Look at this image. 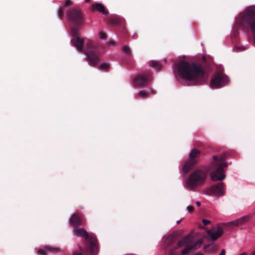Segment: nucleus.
Listing matches in <instances>:
<instances>
[{
	"mask_svg": "<svg viewBox=\"0 0 255 255\" xmlns=\"http://www.w3.org/2000/svg\"><path fill=\"white\" fill-rule=\"evenodd\" d=\"M79 29H78L77 28H72L71 32L73 38L71 39V43L79 51H82L84 39L79 36Z\"/></svg>",
	"mask_w": 255,
	"mask_h": 255,
	"instance_id": "13",
	"label": "nucleus"
},
{
	"mask_svg": "<svg viewBox=\"0 0 255 255\" xmlns=\"http://www.w3.org/2000/svg\"><path fill=\"white\" fill-rule=\"evenodd\" d=\"M75 235L78 237H85V248H79V251L74 253V255H93L97 254L98 249V240L95 235L91 234L89 235L88 233L83 228L76 227L74 229Z\"/></svg>",
	"mask_w": 255,
	"mask_h": 255,
	"instance_id": "3",
	"label": "nucleus"
},
{
	"mask_svg": "<svg viewBox=\"0 0 255 255\" xmlns=\"http://www.w3.org/2000/svg\"><path fill=\"white\" fill-rule=\"evenodd\" d=\"M155 93H156V92H155V91L154 90L151 89V90H150V94H152V95H154V94H155Z\"/></svg>",
	"mask_w": 255,
	"mask_h": 255,
	"instance_id": "31",
	"label": "nucleus"
},
{
	"mask_svg": "<svg viewBox=\"0 0 255 255\" xmlns=\"http://www.w3.org/2000/svg\"><path fill=\"white\" fill-rule=\"evenodd\" d=\"M175 71L180 77L188 80L193 85L201 84L205 80V71L200 64L181 60L176 65Z\"/></svg>",
	"mask_w": 255,
	"mask_h": 255,
	"instance_id": "1",
	"label": "nucleus"
},
{
	"mask_svg": "<svg viewBox=\"0 0 255 255\" xmlns=\"http://www.w3.org/2000/svg\"><path fill=\"white\" fill-rule=\"evenodd\" d=\"M70 222L74 228L78 227L84 223L83 217L81 214L75 213L71 216Z\"/></svg>",
	"mask_w": 255,
	"mask_h": 255,
	"instance_id": "14",
	"label": "nucleus"
},
{
	"mask_svg": "<svg viewBox=\"0 0 255 255\" xmlns=\"http://www.w3.org/2000/svg\"><path fill=\"white\" fill-rule=\"evenodd\" d=\"M201 154V151L194 148L192 149L189 153V157L190 160L187 161L183 166V171L185 174L187 173L193 166L196 165L198 163L197 160L196 159Z\"/></svg>",
	"mask_w": 255,
	"mask_h": 255,
	"instance_id": "9",
	"label": "nucleus"
},
{
	"mask_svg": "<svg viewBox=\"0 0 255 255\" xmlns=\"http://www.w3.org/2000/svg\"><path fill=\"white\" fill-rule=\"evenodd\" d=\"M196 204L198 206H200L201 205V203L199 201H197Z\"/></svg>",
	"mask_w": 255,
	"mask_h": 255,
	"instance_id": "32",
	"label": "nucleus"
},
{
	"mask_svg": "<svg viewBox=\"0 0 255 255\" xmlns=\"http://www.w3.org/2000/svg\"><path fill=\"white\" fill-rule=\"evenodd\" d=\"M150 66L156 69L160 70L162 68L161 64L157 61L152 60L150 62Z\"/></svg>",
	"mask_w": 255,
	"mask_h": 255,
	"instance_id": "20",
	"label": "nucleus"
},
{
	"mask_svg": "<svg viewBox=\"0 0 255 255\" xmlns=\"http://www.w3.org/2000/svg\"><path fill=\"white\" fill-rule=\"evenodd\" d=\"M250 219V216L247 215L240 218L235 221L230 222L229 224L230 225L238 226L244 224L247 222Z\"/></svg>",
	"mask_w": 255,
	"mask_h": 255,
	"instance_id": "17",
	"label": "nucleus"
},
{
	"mask_svg": "<svg viewBox=\"0 0 255 255\" xmlns=\"http://www.w3.org/2000/svg\"><path fill=\"white\" fill-rule=\"evenodd\" d=\"M138 96L141 99H146L148 97V93L144 91H141L138 93Z\"/></svg>",
	"mask_w": 255,
	"mask_h": 255,
	"instance_id": "23",
	"label": "nucleus"
},
{
	"mask_svg": "<svg viewBox=\"0 0 255 255\" xmlns=\"http://www.w3.org/2000/svg\"><path fill=\"white\" fill-rule=\"evenodd\" d=\"M68 16L70 21L74 24L73 28L79 29L80 26L84 23V14L79 8H74L70 10L68 12Z\"/></svg>",
	"mask_w": 255,
	"mask_h": 255,
	"instance_id": "8",
	"label": "nucleus"
},
{
	"mask_svg": "<svg viewBox=\"0 0 255 255\" xmlns=\"http://www.w3.org/2000/svg\"><path fill=\"white\" fill-rule=\"evenodd\" d=\"M209 247H210V246H208V245H207V246H205L204 247V249H205V250H206L207 248H209Z\"/></svg>",
	"mask_w": 255,
	"mask_h": 255,
	"instance_id": "33",
	"label": "nucleus"
},
{
	"mask_svg": "<svg viewBox=\"0 0 255 255\" xmlns=\"http://www.w3.org/2000/svg\"><path fill=\"white\" fill-rule=\"evenodd\" d=\"M151 74L143 72L137 75L134 79V84L138 87L147 86L151 81Z\"/></svg>",
	"mask_w": 255,
	"mask_h": 255,
	"instance_id": "11",
	"label": "nucleus"
},
{
	"mask_svg": "<svg viewBox=\"0 0 255 255\" xmlns=\"http://www.w3.org/2000/svg\"><path fill=\"white\" fill-rule=\"evenodd\" d=\"M91 0H85L86 2H89Z\"/></svg>",
	"mask_w": 255,
	"mask_h": 255,
	"instance_id": "34",
	"label": "nucleus"
},
{
	"mask_svg": "<svg viewBox=\"0 0 255 255\" xmlns=\"http://www.w3.org/2000/svg\"><path fill=\"white\" fill-rule=\"evenodd\" d=\"M72 4V2L71 0H66L64 4L62 6H64V8L66 7L71 6Z\"/></svg>",
	"mask_w": 255,
	"mask_h": 255,
	"instance_id": "25",
	"label": "nucleus"
},
{
	"mask_svg": "<svg viewBox=\"0 0 255 255\" xmlns=\"http://www.w3.org/2000/svg\"><path fill=\"white\" fill-rule=\"evenodd\" d=\"M202 223L204 225H207L210 223V221L206 219H203L202 220Z\"/></svg>",
	"mask_w": 255,
	"mask_h": 255,
	"instance_id": "28",
	"label": "nucleus"
},
{
	"mask_svg": "<svg viewBox=\"0 0 255 255\" xmlns=\"http://www.w3.org/2000/svg\"><path fill=\"white\" fill-rule=\"evenodd\" d=\"M122 18L115 15L109 17L108 22L112 26H117L121 24L123 22Z\"/></svg>",
	"mask_w": 255,
	"mask_h": 255,
	"instance_id": "18",
	"label": "nucleus"
},
{
	"mask_svg": "<svg viewBox=\"0 0 255 255\" xmlns=\"http://www.w3.org/2000/svg\"><path fill=\"white\" fill-rule=\"evenodd\" d=\"M210 169L206 166L194 170L190 175L187 182L186 187L191 191L203 185L207 178Z\"/></svg>",
	"mask_w": 255,
	"mask_h": 255,
	"instance_id": "5",
	"label": "nucleus"
},
{
	"mask_svg": "<svg viewBox=\"0 0 255 255\" xmlns=\"http://www.w3.org/2000/svg\"><path fill=\"white\" fill-rule=\"evenodd\" d=\"M202 242V240H200L192 243L189 236H187L182 240L177 241L175 236L170 235L166 238L165 245L169 254L171 255H177V250L182 247H185V248L181 252V254L185 255L191 250H195L200 247Z\"/></svg>",
	"mask_w": 255,
	"mask_h": 255,
	"instance_id": "2",
	"label": "nucleus"
},
{
	"mask_svg": "<svg viewBox=\"0 0 255 255\" xmlns=\"http://www.w3.org/2000/svg\"><path fill=\"white\" fill-rule=\"evenodd\" d=\"M223 230L221 227L218 226L217 227V231L216 233H213L210 230L207 231L209 239L212 241H215L217 240L223 234Z\"/></svg>",
	"mask_w": 255,
	"mask_h": 255,
	"instance_id": "16",
	"label": "nucleus"
},
{
	"mask_svg": "<svg viewBox=\"0 0 255 255\" xmlns=\"http://www.w3.org/2000/svg\"><path fill=\"white\" fill-rule=\"evenodd\" d=\"M236 24L238 28L247 31L250 28L254 34L255 43V5L248 6L241 12L236 19Z\"/></svg>",
	"mask_w": 255,
	"mask_h": 255,
	"instance_id": "4",
	"label": "nucleus"
},
{
	"mask_svg": "<svg viewBox=\"0 0 255 255\" xmlns=\"http://www.w3.org/2000/svg\"><path fill=\"white\" fill-rule=\"evenodd\" d=\"M226 156L222 154L220 156L214 155L213 161L211 163V169L213 170L210 173L211 179L216 181H222L226 178L224 173V168L227 166V163L225 162Z\"/></svg>",
	"mask_w": 255,
	"mask_h": 255,
	"instance_id": "6",
	"label": "nucleus"
},
{
	"mask_svg": "<svg viewBox=\"0 0 255 255\" xmlns=\"http://www.w3.org/2000/svg\"><path fill=\"white\" fill-rule=\"evenodd\" d=\"M187 209L189 212L191 213L194 210V207L192 206H188L187 207Z\"/></svg>",
	"mask_w": 255,
	"mask_h": 255,
	"instance_id": "27",
	"label": "nucleus"
},
{
	"mask_svg": "<svg viewBox=\"0 0 255 255\" xmlns=\"http://www.w3.org/2000/svg\"><path fill=\"white\" fill-rule=\"evenodd\" d=\"M123 51L128 56L131 55V50L129 47L127 45H125L122 48Z\"/></svg>",
	"mask_w": 255,
	"mask_h": 255,
	"instance_id": "22",
	"label": "nucleus"
},
{
	"mask_svg": "<svg viewBox=\"0 0 255 255\" xmlns=\"http://www.w3.org/2000/svg\"><path fill=\"white\" fill-rule=\"evenodd\" d=\"M228 77L222 73H217L214 75L211 80V86L214 88L224 86L228 82Z\"/></svg>",
	"mask_w": 255,
	"mask_h": 255,
	"instance_id": "10",
	"label": "nucleus"
},
{
	"mask_svg": "<svg viewBox=\"0 0 255 255\" xmlns=\"http://www.w3.org/2000/svg\"><path fill=\"white\" fill-rule=\"evenodd\" d=\"M64 6H61L58 10V16L60 19H62L64 16Z\"/></svg>",
	"mask_w": 255,
	"mask_h": 255,
	"instance_id": "24",
	"label": "nucleus"
},
{
	"mask_svg": "<svg viewBox=\"0 0 255 255\" xmlns=\"http://www.w3.org/2000/svg\"><path fill=\"white\" fill-rule=\"evenodd\" d=\"M114 41H109L108 43V45H109V46H111V45H113L114 44Z\"/></svg>",
	"mask_w": 255,
	"mask_h": 255,
	"instance_id": "30",
	"label": "nucleus"
},
{
	"mask_svg": "<svg viewBox=\"0 0 255 255\" xmlns=\"http://www.w3.org/2000/svg\"><path fill=\"white\" fill-rule=\"evenodd\" d=\"M224 187L225 184L223 182H219L206 189L204 193L209 196L216 195L220 196L224 194Z\"/></svg>",
	"mask_w": 255,
	"mask_h": 255,
	"instance_id": "12",
	"label": "nucleus"
},
{
	"mask_svg": "<svg viewBox=\"0 0 255 255\" xmlns=\"http://www.w3.org/2000/svg\"><path fill=\"white\" fill-rule=\"evenodd\" d=\"M100 38L102 39H105L107 37V34L103 32H101L100 33Z\"/></svg>",
	"mask_w": 255,
	"mask_h": 255,
	"instance_id": "26",
	"label": "nucleus"
},
{
	"mask_svg": "<svg viewBox=\"0 0 255 255\" xmlns=\"http://www.w3.org/2000/svg\"><path fill=\"white\" fill-rule=\"evenodd\" d=\"M86 50L85 54L89 64L91 66H95L99 61L100 44L93 40H89L86 44Z\"/></svg>",
	"mask_w": 255,
	"mask_h": 255,
	"instance_id": "7",
	"label": "nucleus"
},
{
	"mask_svg": "<svg viewBox=\"0 0 255 255\" xmlns=\"http://www.w3.org/2000/svg\"><path fill=\"white\" fill-rule=\"evenodd\" d=\"M252 255H255V251L253 252L252 253Z\"/></svg>",
	"mask_w": 255,
	"mask_h": 255,
	"instance_id": "35",
	"label": "nucleus"
},
{
	"mask_svg": "<svg viewBox=\"0 0 255 255\" xmlns=\"http://www.w3.org/2000/svg\"><path fill=\"white\" fill-rule=\"evenodd\" d=\"M90 10L93 12L97 11L105 15H107L109 14V11L106 9L105 6L100 2L93 3L91 6Z\"/></svg>",
	"mask_w": 255,
	"mask_h": 255,
	"instance_id": "15",
	"label": "nucleus"
},
{
	"mask_svg": "<svg viewBox=\"0 0 255 255\" xmlns=\"http://www.w3.org/2000/svg\"><path fill=\"white\" fill-rule=\"evenodd\" d=\"M57 249L47 247L44 249H39L37 253L39 255H47V253L49 252H57Z\"/></svg>",
	"mask_w": 255,
	"mask_h": 255,
	"instance_id": "19",
	"label": "nucleus"
},
{
	"mask_svg": "<svg viewBox=\"0 0 255 255\" xmlns=\"http://www.w3.org/2000/svg\"><path fill=\"white\" fill-rule=\"evenodd\" d=\"M110 68V65L108 63H104L102 64L99 69L101 70L107 71H108Z\"/></svg>",
	"mask_w": 255,
	"mask_h": 255,
	"instance_id": "21",
	"label": "nucleus"
},
{
	"mask_svg": "<svg viewBox=\"0 0 255 255\" xmlns=\"http://www.w3.org/2000/svg\"><path fill=\"white\" fill-rule=\"evenodd\" d=\"M226 254V251H225V249H223L222 250L220 254L219 255H225Z\"/></svg>",
	"mask_w": 255,
	"mask_h": 255,
	"instance_id": "29",
	"label": "nucleus"
},
{
	"mask_svg": "<svg viewBox=\"0 0 255 255\" xmlns=\"http://www.w3.org/2000/svg\"><path fill=\"white\" fill-rule=\"evenodd\" d=\"M180 223V221H178L177 222V224H179Z\"/></svg>",
	"mask_w": 255,
	"mask_h": 255,
	"instance_id": "36",
	"label": "nucleus"
}]
</instances>
